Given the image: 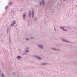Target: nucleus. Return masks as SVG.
<instances>
[{"label": "nucleus", "mask_w": 77, "mask_h": 77, "mask_svg": "<svg viewBox=\"0 0 77 77\" xmlns=\"http://www.w3.org/2000/svg\"><path fill=\"white\" fill-rule=\"evenodd\" d=\"M32 16L33 17L34 16V12H33V11H32Z\"/></svg>", "instance_id": "6"}, {"label": "nucleus", "mask_w": 77, "mask_h": 77, "mask_svg": "<svg viewBox=\"0 0 77 77\" xmlns=\"http://www.w3.org/2000/svg\"><path fill=\"white\" fill-rule=\"evenodd\" d=\"M31 39H33V38H31Z\"/></svg>", "instance_id": "17"}, {"label": "nucleus", "mask_w": 77, "mask_h": 77, "mask_svg": "<svg viewBox=\"0 0 77 77\" xmlns=\"http://www.w3.org/2000/svg\"><path fill=\"white\" fill-rule=\"evenodd\" d=\"M2 77H3V76H4L2 74Z\"/></svg>", "instance_id": "14"}, {"label": "nucleus", "mask_w": 77, "mask_h": 77, "mask_svg": "<svg viewBox=\"0 0 77 77\" xmlns=\"http://www.w3.org/2000/svg\"><path fill=\"white\" fill-rule=\"evenodd\" d=\"M65 1V0H64V1Z\"/></svg>", "instance_id": "18"}, {"label": "nucleus", "mask_w": 77, "mask_h": 77, "mask_svg": "<svg viewBox=\"0 0 77 77\" xmlns=\"http://www.w3.org/2000/svg\"><path fill=\"white\" fill-rule=\"evenodd\" d=\"M13 24L11 25V27H12V26H13V25H14V24H15V21H13Z\"/></svg>", "instance_id": "2"}, {"label": "nucleus", "mask_w": 77, "mask_h": 77, "mask_svg": "<svg viewBox=\"0 0 77 77\" xmlns=\"http://www.w3.org/2000/svg\"><path fill=\"white\" fill-rule=\"evenodd\" d=\"M12 2H10L9 3V5H12Z\"/></svg>", "instance_id": "8"}, {"label": "nucleus", "mask_w": 77, "mask_h": 77, "mask_svg": "<svg viewBox=\"0 0 77 77\" xmlns=\"http://www.w3.org/2000/svg\"><path fill=\"white\" fill-rule=\"evenodd\" d=\"M35 57H36V58H37V59H41V58L38 57L37 56H35Z\"/></svg>", "instance_id": "3"}, {"label": "nucleus", "mask_w": 77, "mask_h": 77, "mask_svg": "<svg viewBox=\"0 0 77 77\" xmlns=\"http://www.w3.org/2000/svg\"><path fill=\"white\" fill-rule=\"evenodd\" d=\"M36 19H35V21H36Z\"/></svg>", "instance_id": "16"}, {"label": "nucleus", "mask_w": 77, "mask_h": 77, "mask_svg": "<svg viewBox=\"0 0 77 77\" xmlns=\"http://www.w3.org/2000/svg\"><path fill=\"white\" fill-rule=\"evenodd\" d=\"M47 63H43L42 65H47Z\"/></svg>", "instance_id": "9"}, {"label": "nucleus", "mask_w": 77, "mask_h": 77, "mask_svg": "<svg viewBox=\"0 0 77 77\" xmlns=\"http://www.w3.org/2000/svg\"><path fill=\"white\" fill-rule=\"evenodd\" d=\"M8 6H7V7H6V9H7V8H8Z\"/></svg>", "instance_id": "13"}, {"label": "nucleus", "mask_w": 77, "mask_h": 77, "mask_svg": "<svg viewBox=\"0 0 77 77\" xmlns=\"http://www.w3.org/2000/svg\"><path fill=\"white\" fill-rule=\"evenodd\" d=\"M26 40H28V39H27V38H26Z\"/></svg>", "instance_id": "15"}, {"label": "nucleus", "mask_w": 77, "mask_h": 77, "mask_svg": "<svg viewBox=\"0 0 77 77\" xmlns=\"http://www.w3.org/2000/svg\"><path fill=\"white\" fill-rule=\"evenodd\" d=\"M64 41H65V42H68V41H66L65 40H64Z\"/></svg>", "instance_id": "12"}, {"label": "nucleus", "mask_w": 77, "mask_h": 77, "mask_svg": "<svg viewBox=\"0 0 77 77\" xmlns=\"http://www.w3.org/2000/svg\"><path fill=\"white\" fill-rule=\"evenodd\" d=\"M17 58L18 59H20V58H21V57L20 56H18L17 57Z\"/></svg>", "instance_id": "7"}, {"label": "nucleus", "mask_w": 77, "mask_h": 77, "mask_svg": "<svg viewBox=\"0 0 77 77\" xmlns=\"http://www.w3.org/2000/svg\"><path fill=\"white\" fill-rule=\"evenodd\" d=\"M29 16H30V17H31V13H29Z\"/></svg>", "instance_id": "10"}, {"label": "nucleus", "mask_w": 77, "mask_h": 77, "mask_svg": "<svg viewBox=\"0 0 77 77\" xmlns=\"http://www.w3.org/2000/svg\"><path fill=\"white\" fill-rule=\"evenodd\" d=\"M26 52H28L29 51L28 50H26Z\"/></svg>", "instance_id": "11"}, {"label": "nucleus", "mask_w": 77, "mask_h": 77, "mask_svg": "<svg viewBox=\"0 0 77 77\" xmlns=\"http://www.w3.org/2000/svg\"><path fill=\"white\" fill-rule=\"evenodd\" d=\"M61 29H62L63 30H64V31H66L67 30L66 29H64V28H65V27H60Z\"/></svg>", "instance_id": "1"}, {"label": "nucleus", "mask_w": 77, "mask_h": 77, "mask_svg": "<svg viewBox=\"0 0 77 77\" xmlns=\"http://www.w3.org/2000/svg\"><path fill=\"white\" fill-rule=\"evenodd\" d=\"M38 46H39V47H40V48H43V47L41 45H38Z\"/></svg>", "instance_id": "4"}, {"label": "nucleus", "mask_w": 77, "mask_h": 77, "mask_svg": "<svg viewBox=\"0 0 77 77\" xmlns=\"http://www.w3.org/2000/svg\"><path fill=\"white\" fill-rule=\"evenodd\" d=\"M26 17V14H23V18L24 19H25V18Z\"/></svg>", "instance_id": "5"}]
</instances>
